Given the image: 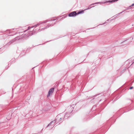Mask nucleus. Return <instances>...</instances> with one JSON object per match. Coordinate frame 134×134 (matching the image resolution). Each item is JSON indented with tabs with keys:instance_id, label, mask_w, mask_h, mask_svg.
<instances>
[{
	"instance_id": "nucleus-2",
	"label": "nucleus",
	"mask_w": 134,
	"mask_h": 134,
	"mask_svg": "<svg viewBox=\"0 0 134 134\" xmlns=\"http://www.w3.org/2000/svg\"><path fill=\"white\" fill-rule=\"evenodd\" d=\"M54 91V88H51L50 89L49 91L48 94L47 95V97H49L50 95L52 94L53 93V92Z\"/></svg>"
},
{
	"instance_id": "nucleus-6",
	"label": "nucleus",
	"mask_w": 134,
	"mask_h": 134,
	"mask_svg": "<svg viewBox=\"0 0 134 134\" xmlns=\"http://www.w3.org/2000/svg\"><path fill=\"white\" fill-rule=\"evenodd\" d=\"M133 5H134V4H132L131 5V6H133Z\"/></svg>"
},
{
	"instance_id": "nucleus-4",
	"label": "nucleus",
	"mask_w": 134,
	"mask_h": 134,
	"mask_svg": "<svg viewBox=\"0 0 134 134\" xmlns=\"http://www.w3.org/2000/svg\"><path fill=\"white\" fill-rule=\"evenodd\" d=\"M11 118V116H10L9 117H8V116H7V119L8 120H9Z\"/></svg>"
},
{
	"instance_id": "nucleus-1",
	"label": "nucleus",
	"mask_w": 134,
	"mask_h": 134,
	"mask_svg": "<svg viewBox=\"0 0 134 134\" xmlns=\"http://www.w3.org/2000/svg\"><path fill=\"white\" fill-rule=\"evenodd\" d=\"M83 10L81 11L78 12L77 13L75 11L69 14L68 15V16L70 17L75 16L77 14L81 13H83Z\"/></svg>"
},
{
	"instance_id": "nucleus-3",
	"label": "nucleus",
	"mask_w": 134,
	"mask_h": 134,
	"mask_svg": "<svg viewBox=\"0 0 134 134\" xmlns=\"http://www.w3.org/2000/svg\"><path fill=\"white\" fill-rule=\"evenodd\" d=\"M118 0H113V1H107L106 2L107 3H108V2H115V1H118Z\"/></svg>"
},
{
	"instance_id": "nucleus-5",
	"label": "nucleus",
	"mask_w": 134,
	"mask_h": 134,
	"mask_svg": "<svg viewBox=\"0 0 134 134\" xmlns=\"http://www.w3.org/2000/svg\"><path fill=\"white\" fill-rule=\"evenodd\" d=\"M133 87H130V89H133Z\"/></svg>"
}]
</instances>
